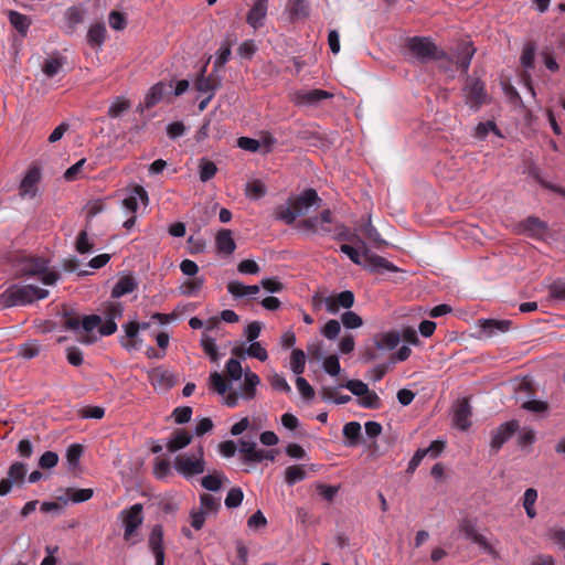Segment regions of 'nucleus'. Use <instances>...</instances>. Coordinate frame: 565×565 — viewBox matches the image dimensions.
Listing matches in <instances>:
<instances>
[{
	"label": "nucleus",
	"instance_id": "nucleus-11",
	"mask_svg": "<svg viewBox=\"0 0 565 565\" xmlns=\"http://www.w3.org/2000/svg\"><path fill=\"white\" fill-rule=\"evenodd\" d=\"M463 93L466 103L475 109H478L487 98L483 83L476 78H467Z\"/></svg>",
	"mask_w": 565,
	"mask_h": 565
},
{
	"label": "nucleus",
	"instance_id": "nucleus-37",
	"mask_svg": "<svg viewBox=\"0 0 565 565\" xmlns=\"http://www.w3.org/2000/svg\"><path fill=\"white\" fill-rule=\"evenodd\" d=\"M130 107H131V103H130L127 98H125V97H122V96H119V97H116V98L111 102V104H110V106H109V108H108L107 114H108V116H109L110 118H118V117H120L124 113H126L127 110H129V109H130Z\"/></svg>",
	"mask_w": 565,
	"mask_h": 565
},
{
	"label": "nucleus",
	"instance_id": "nucleus-58",
	"mask_svg": "<svg viewBox=\"0 0 565 565\" xmlns=\"http://www.w3.org/2000/svg\"><path fill=\"white\" fill-rule=\"evenodd\" d=\"M340 331H341V326H340V322L338 320H334V319H331L329 320L321 333L329 340H334L338 338V335L340 334Z\"/></svg>",
	"mask_w": 565,
	"mask_h": 565
},
{
	"label": "nucleus",
	"instance_id": "nucleus-35",
	"mask_svg": "<svg viewBox=\"0 0 565 565\" xmlns=\"http://www.w3.org/2000/svg\"><path fill=\"white\" fill-rule=\"evenodd\" d=\"M307 478V471L303 466L294 465L289 466L285 470V481L288 486H294L297 482H300Z\"/></svg>",
	"mask_w": 565,
	"mask_h": 565
},
{
	"label": "nucleus",
	"instance_id": "nucleus-7",
	"mask_svg": "<svg viewBox=\"0 0 565 565\" xmlns=\"http://www.w3.org/2000/svg\"><path fill=\"white\" fill-rule=\"evenodd\" d=\"M333 94L319 89H298L290 93V100L298 107H317L323 100L332 98Z\"/></svg>",
	"mask_w": 565,
	"mask_h": 565
},
{
	"label": "nucleus",
	"instance_id": "nucleus-49",
	"mask_svg": "<svg viewBox=\"0 0 565 565\" xmlns=\"http://www.w3.org/2000/svg\"><path fill=\"white\" fill-rule=\"evenodd\" d=\"M246 195L257 200L265 195L266 186L260 180H253L246 184Z\"/></svg>",
	"mask_w": 565,
	"mask_h": 565
},
{
	"label": "nucleus",
	"instance_id": "nucleus-13",
	"mask_svg": "<svg viewBox=\"0 0 565 565\" xmlns=\"http://www.w3.org/2000/svg\"><path fill=\"white\" fill-rule=\"evenodd\" d=\"M41 180V170L38 167L29 169L19 186V195L22 199H34Z\"/></svg>",
	"mask_w": 565,
	"mask_h": 565
},
{
	"label": "nucleus",
	"instance_id": "nucleus-27",
	"mask_svg": "<svg viewBox=\"0 0 565 565\" xmlns=\"http://www.w3.org/2000/svg\"><path fill=\"white\" fill-rule=\"evenodd\" d=\"M401 341V334L396 331L379 333L374 337V344L381 351L394 350Z\"/></svg>",
	"mask_w": 565,
	"mask_h": 565
},
{
	"label": "nucleus",
	"instance_id": "nucleus-32",
	"mask_svg": "<svg viewBox=\"0 0 565 565\" xmlns=\"http://www.w3.org/2000/svg\"><path fill=\"white\" fill-rule=\"evenodd\" d=\"M138 199H140L141 201H145V202L148 201L147 192L140 185H138L134 189L131 195L124 199L122 206L134 214V213H136V211L138 209Z\"/></svg>",
	"mask_w": 565,
	"mask_h": 565
},
{
	"label": "nucleus",
	"instance_id": "nucleus-21",
	"mask_svg": "<svg viewBox=\"0 0 565 565\" xmlns=\"http://www.w3.org/2000/svg\"><path fill=\"white\" fill-rule=\"evenodd\" d=\"M471 407L467 398L459 401L454 408V425L461 429L467 430L470 425Z\"/></svg>",
	"mask_w": 565,
	"mask_h": 565
},
{
	"label": "nucleus",
	"instance_id": "nucleus-23",
	"mask_svg": "<svg viewBox=\"0 0 565 565\" xmlns=\"http://www.w3.org/2000/svg\"><path fill=\"white\" fill-rule=\"evenodd\" d=\"M148 380L154 387L170 388L174 385L173 375L163 367H154L149 371Z\"/></svg>",
	"mask_w": 565,
	"mask_h": 565
},
{
	"label": "nucleus",
	"instance_id": "nucleus-2",
	"mask_svg": "<svg viewBox=\"0 0 565 565\" xmlns=\"http://www.w3.org/2000/svg\"><path fill=\"white\" fill-rule=\"evenodd\" d=\"M49 290L34 285H13L2 295L7 307L25 306L49 297Z\"/></svg>",
	"mask_w": 565,
	"mask_h": 565
},
{
	"label": "nucleus",
	"instance_id": "nucleus-29",
	"mask_svg": "<svg viewBox=\"0 0 565 565\" xmlns=\"http://www.w3.org/2000/svg\"><path fill=\"white\" fill-rule=\"evenodd\" d=\"M125 338L121 339V344L127 350H132L138 347L140 341L138 340V332L140 330V324L138 322L131 321L124 324Z\"/></svg>",
	"mask_w": 565,
	"mask_h": 565
},
{
	"label": "nucleus",
	"instance_id": "nucleus-64",
	"mask_svg": "<svg viewBox=\"0 0 565 565\" xmlns=\"http://www.w3.org/2000/svg\"><path fill=\"white\" fill-rule=\"evenodd\" d=\"M363 234L372 241L374 244L379 245L383 242L377 230L372 225L371 217L367 218L366 223L362 226Z\"/></svg>",
	"mask_w": 565,
	"mask_h": 565
},
{
	"label": "nucleus",
	"instance_id": "nucleus-14",
	"mask_svg": "<svg viewBox=\"0 0 565 565\" xmlns=\"http://www.w3.org/2000/svg\"><path fill=\"white\" fill-rule=\"evenodd\" d=\"M519 423L516 420H510L501 424L491 433L490 447L494 451H498L505 441H508L513 434L518 430Z\"/></svg>",
	"mask_w": 565,
	"mask_h": 565
},
{
	"label": "nucleus",
	"instance_id": "nucleus-56",
	"mask_svg": "<svg viewBox=\"0 0 565 565\" xmlns=\"http://www.w3.org/2000/svg\"><path fill=\"white\" fill-rule=\"evenodd\" d=\"M226 373L233 381H238L243 376V369L241 362L236 359H230L225 365Z\"/></svg>",
	"mask_w": 565,
	"mask_h": 565
},
{
	"label": "nucleus",
	"instance_id": "nucleus-12",
	"mask_svg": "<svg viewBox=\"0 0 565 565\" xmlns=\"http://www.w3.org/2000/svg\"><path fill=\"white\" fill-rule=\"evenodd\" d=\"M512 322L503 319H479L477 327L479 328L480 337L493 338L499 334L505 333L511 329Z\"/></svg>",
	"mask_w": 565,
	"mask_h": 565
},
{
	"label": "nucleus",
	"instance_id": "nucleus-24",
	"mask_svg": "<svg viewBox=\"0 0 565 565\" xmlns=\"http://www.w3.org/2000/svg\"><path fill=\"white\" fill-rule=\"evenodd\" d=\"M259 383V376L256 373L246 370L244 372V382L241 385V396L248 401L255 398Z\"/></svg>",
	"mask_w": 565,
	"mask_h": 565
},
{
	"label": "nucleus",
	"instance_id": "nucleus-26",
	"mask_svg": "<svg viewBox=\"0 0 565 565\" xmlns=\"http://www.w3.org/2000/svg\"><path fill=\"white\" fill-rule=\"evenodd\" d=\"M192 435L185 429H174L167 443V449L170 452H175L180 449L185 448L191 444Z\"/></svg>",
	"mask_w": 565,
	"mask_h": 565
},
{
	"label": "nucleus",
	"instance_id": "nucleus-52",
	"mask_svg": "<svg viewBox=\"0 0 565 565\" xmlns=\"http://www.w3.org/2000/svg\"><path fill=\"white\" fill-rule=\"evenodd\" d=\"M521 407L527 412L535 414H545L550 411V405L545 401L530 399L524 402Z\"/></svg>",
	"mask_w": 565,
	"mask_h": 565
},
{
	"label": "nucleus",
	"instance_id": "nucleus-46",
	"mask_svg": "<svg viewBox=\"0 0 565 565\" xmlns=\"http://www.w3.org/2000/svg\"><path fill=\"white\" fill-rule=\"evenodd\" d=\"M210 387L218 395L224 396L228 390V385L218 372H212L209 377Z\"/></svg>",
	"mask_w": 565,
	"mask_h": 565
},
{
	"label": "nucleus",
	"instance_id": "nucleus-16",
	"mask_svg": "<svg viewBox=\"0 0 565 565\" xmlns=\"http://www.w3.org/2000/svg\"><path fill=\"white\" fill-rule=\"evenodd\" d=\"M321 202L316 190L307 189L292 201V204L299 215H305L311 207H319Z\"/></svg>",
	"mask_w": 565,
	"mask_h": 565
},
{
	"label": "nucleus",
	"instance_id": "nucleus-1",
	"mask_svg": "<svg viewBox=\"0 0 565 565\" xmlns=\"http://www.w3.org/2000/svg\"><path fill=\"white\" fill-rule=\"evenodd\" d=\"M15 268L18 276L35 278L45 286H54L60 279V273L50 267L49 259L41 256H21L15 263Z\"/></svg>",
	"mask_w": 565,
	"mask_h": 565
},
{
	"label": "nucleus",
	"instance_id": "nucleus-4",
	"mask_svg": "<svg viewBox=\"0 0 565 565\" xmlns=\"http://www.w3.org/2000/svg\"><path fill=\"white\" fill-rule=\"evenodd\" d=\"M341 387H345L353 395L359 397V405L369 409H379L382 406L381 398L379 395L371 391L364 382L361 380H349Z\"/></svg>",
	"mask_w": 565,
	"mask_h": 565
},
{
	"label": "nucleus",
	"instance_id": "nucleus-20",
	"mask_svg": "<svg viewBox=\"0 0 565 565\" xmlns=\"http://www.w3.org/2000/svg\"><path fill=\"white\" fill-rule=\"evenodd\" d=\"M519 227L521 233L537 239L543 238L547 232V224L535 216H529Z\"/></svg>",
	"mask_w": 565,
	"mask_h": 565
},
{
	"label": "nucleus",
	"instance_id": "nucleus-40",
	"mask_svg": "<svg viewBox=\"0 0 565 565\" xmlns=\"http://www.w3.org/2000/svg\"><path fill=\"white\" fill-rule=\"evenodd\" d=\"M216 172H217V167L213 161H211L206 158H202L200 160L199 174H200V180L202 182L210 181L212 178H214Z\"/></svg>",
	"mask_w": 565,
	"mask_h": 565
},
{
	"label": "nucleus",
	"instance_id": "nucleus-51",
	"mask_svg": "<svg viewBox=\"0 0 565 565\" xmlns=\"http://www.w3.org/2000/svg\"><path fill=\"white\" fill-rule=\"evenodd\" d=\"M204 284L202 277H195L194 279L186 280L180 286V292L184 296H192L201 290Z\"/></svg>",
	"mask_w": 565,
	"mask_h": 565
},
{
	"label": "nucleus",
	"instance_id": "nucleus-59",
	"mask_svg": "<svg viewBox=\"0 0 565 565\" xmlns=\"http://www.w3.org/2000/svg\"><path fill=\"white\" fill-rule=\"evenodd\" d=\"M296 386L305 399L310 401L315 397V391L305 377L298 376Z\"/></svg>",
	"mask_w": 565,
	"mask_h": 565
},
{
	"label": "nucleus",
	"instance_id": "nucleus-45",
	"mask_svg": "<svg viewBox=\"0 0 565 565\" xmlns=\"http://www.w3.org/2000/svg\"><path fill=\"white\" fill-rule=\"evenodd\" d=\"M201 345L212 362H217L220 360V354L217 351L215 339L203 333L201 339Z\"/></svg>",
	"mask_w": 565,
	"mask_h": 565
},
{
	"label": "nucleus",
	"instance_id": "nucleus-47",
	"mask_svg": "<svg viewBox=\"0 0 565 565\" xmlns=\"http://www.w3.org/2000/svg\"><path fill=\"white\" fill-rule=\"evenodd\" d=\"M28 472L26 465L22 462H13L8 470V479L13 483L22 482Z\"/></svg>",
	"mask_w": 565,
	"mask_h": 565
},
{
	"label": "nucleus",
	"instance_id": "nucleus-42",
	"mask_svg": "<svg viewBox=\"0 0 565 565\" xmlns=\"http://www.w3.org/2000/svg\"><path fill=\"white\" fill-rule=\"evenodd\" d=\"M63 65L64 58L50 57L44 61L42 71L46 77L52 78L60 73V71L63 68Z\"/></svg>",
	"mask_w": 565,
	"mask_h": 565
},
{
	"label": "nucleus",
	"instance_id": "nucleus-8",
	"mask_svg": "<svg viewBox=\"0 0 565 565\" xmlns=\"http://www.w3.org/2000/svg\"><path fill=\"white\" fill-rule=\"evenodd\" d=\"M321 301V297L317 294L313 296V302ZM328 312L337 313L341 308L350 309L354 305V294L351 290H344L337 295H331L322 299Z\"/></svg>",
	"mask_w": 565,
	"mask_h": 565
},
{
	"label": "nucleus",
	"instance_id": "nucleus-34",
	"mask_svg": "<svg viewBox=\"0 0 565 565\" xmlns=\"http://www.w3.org/2000/svg\"><path fill=\"white\" fill-rule=\"evenodd\" d=\"M537 491L534 488H529L525 490L523 494V508L525 510L526 515L530 519H534L537 515V512L535 510V502L537 500Z\"/></svg>",
	"mask_w": 565,
	"mask_h": 565
},
{
	"label": "nucleus",
	"instance_id": "nucleus-28",
	"mask_svg": "<svg viewBox=\"0 0 565 565\" xmlns=\"http://www.w3.org/2000/svg\"><path fill=\"white\" fill-rule=\"evenodd\" d=\"M215 244L218 253L232 255L236 248V243L232 236V231L224 228L221 230L215 238Z\"/></svg>",
	"mask_w": 565,
	"mask_h": 565
},
{
	"label": "nucleus",
	"instance_id": "nucleus-22",
	"mask_svg": "<svg viewBox=\"0 0 565 565\" xmlns=\"http://www.w3.org/2000/svg\"><path fill=\"white\" fill-rule=\"evenodd\" d=\"M475 52L476 49L472 46L471 42L463 41L458 44L454 54V60L463 73L468 72Z\"/></svg>",
	"mask_w": 565,
	"mask_h": 565
},
{
	"label": "nucleus",
	"instance_id": "nucleus-18",
	"mask_svg": "<svg viewBox=\"0 0 565 565\" xmlns=\"http://www.w3.org/2000/svg\"><path fill=\"white\" fill-rule=\"evenodd\" d=\"M148 545L156 558V565H164L163 529L160 524L152 527Z\"/></svg>",
	"mask_w": 565,
	"mask_h": 565
},
{
	"label": "nucleus",
	"instance_id": "nucleus-62",
	"mask_svg": "<svg viewBox=\"0 0 565 565\" xmlns=\"http://www.w3.org/2000/svg\"><path fill=\"white\" fill-rule=\"evenodd\" d=\"M207 516L209 515L199 508H193L190 512L191 526L196 531L201 530Z\"/></svg>",
	"mask_w": 565,
	"mask_h": 565
},
{
	"label": "nucleus",
	"instance_id": "nucleus-31",
	"mask_svg": "<svg viewBox=\"0 0 565 565\" xmlns=\"http://www.w3.org/2000/svg\"><path fill=\"white\" fill-rule=\"evenodd\" d=\"M137 288V284L134 277L125 276L121 277L111 290L113 298H120L127 294L132 292Z\"/></svg>",
	"mask_w": 565,
	"mask_h": 565
},
{
	"label": "nucleus",
	"instance_id": "nucleus-61",
	"mask_svg": "<svg viewBox=\"0 0 565 565\" xmlns=\"http://www.w3.org/2000/svg\"><path fill=\"white\" fill-rule=\"evenodd\" d=\"M231 56V47L228 45L222 46L216 52V57L214 61V72H217L220 68H222Z\"/></svg>",
	"mask_w": 565,
	"mask_h": 565
},
{
	"label": "nucleus",
	"instance_id": "nucleus-50",
	"mask_svg": "<svg viewBox=\"0 0 565 565\" xmlns=\"http://www.w3.org/2000/svg\"><path fill=\"white\" fill-rule=\"evenodd\" d=\"M297 216H300L296 211L294 204L291 206H279L276 211V217L286 224H292Z\"/></svg>",
	"mask_w": 565,
	"mask_h": 565
},
{
	"label": "nucleus",
	"instance_id": "nucleus-9",
	"mask_svg": "<svg viewBox=\"0 0 565 565\" xmlns=\"http://www.w3.org/2000/svg\"><path fill=\"white\" fill-rule=\"evenodd\" d=\"M359 242L363 245L364 266L371 273L384 274L398 271V268L393 263L382 256L372 254L364 242L361 239H359Z\"/></svg>",
	"mask_w": 565,
	"mask_h": 565
},
{
	"label": "nucleus",
	"instance_id": "nucleus-48",
	"mask_svg": "<svg viewBox=\"0 0 565 565\" xmlns=\"http://www.w3.org/2000/svg\"><path fill=\"white\" fill-rule=\"evenodd\" d=\"M9 20L10 23L21 33H25L30 26L28 17L17 11L9 12Z\"/></svg>",
	"mask_w": 565,
	"mask_h": 565
},
{
	"label": "nucleus",
	"instance_id": "nucleus-36",
	"mask_svg": "<svg viewBox=\"0 0 565 565\" xmlns=\"http://www.w3.org/2000/svg\"><path fill=\"white\" fill-rule=\"evenodd\" d=\"M106 38V28L104 23L92 24L87 32V41L90 45L100 46Z\"/></svg>",
	"mask_w": 565,
	"mask_h": 565
},
{
	"label": "nucleus",
	"instance_id": "nucleus-33",
	"mask_svg": "<svg viewBox=\"0 0 565 565\" xmlns=\"http://www.w3.org/2000/svg\"><path fill=\"white\" fill-rule=\"evenodd\" d=\"M221 508V500L209 493H203L200 495V507L199 509L209 516L215 514Z\"/></svg>",
	"mask_w": 565,
	"mask_h": 565
},
{
	"label": "nucleus",
	"instance_id": "nucleus-38",
	"mask_svg": "<svg viewBox=\"0 0 565 565\" xmlns=\"http://www.w3.org/2000/svg\"><path fill=\"white\" fill-rule=\"evenodd\" d=\"M548 299L554 301H565V279L557 278L553 280L548 286Z\"/></svg>",
	"mask_w": 565,
	"mask_h": 565
},
{
	"label": "nucleus",
	"instance_id": "nucleus-39",
	"mask_svg": "<svg viewBox=\"0 0 565 565\" xmlns=\"http://www.w3.org/2000/svg\"><path fill=\"white\" fill-rule=\"evenodd\" d=\"M223 480H226L224 473L221 471H214L212 475L203 477L201 484L209 491H217L221 489Z\"/></svg>",
	"mask_w": 565,
	"mask_h": 565
},
{
	"label": "nucleus",
	"instance_id": "nucleus-25",
	"mask_svg": "<svg viewBox=\"0 0 565 565\" xmlns=\"http://www.w3.org/2000/svg\"><path fill=\"white\" fill-rule=\"evenodd\" d=\"M170 88H172V82H158L157 84L151 86L145 98V107L151 108L156 106L158 103L162 100V98Z\"/></svg>",
	"mask_w": 565,
	"mask_h": 565
},
{
	"label": "nucleus",
	"instance_id": "nucleus-30",
	"mask_svg": "<svg viewBox=\"0 0 565 565\" xmlns=\"http://www.w3.org/2000/svg\"><path fill=\"white\" fill-rule=\"evenodd\" d=\"M341 237L343 239H349V241H356L361 247L363 248V245L359 242L360 238H358L356 235H347V234H341ZM340 250L345 254L354 264L356 265H364V256H363V250L360 252L359 249L354 248L353 246L351 245H348V244H342L340 246Z\"/></svg>",
	"mask_w": 565,
	"mask_h": 565
},
{
	"label": "nucleus",
	"instance_id": "nucleus-5",
	"mask_svg": "<svg viewBox=\"0 0 565 565\" xmlns=\"http://www.w3.org/2000/svg\"><path fill=\"white\" fill-rule=\"evenodd\" d=\"M407 46L411 53L422 62L445 56V53L439 51L428 38L414 36L408 40Z\"/></svg>",
	"mask_w": 565,
	"mask_h": 565
},
{
	"label": "nucleus",
	"instance_id": "nucleus-63",
	"mask_svg": "<svg viewBox=\"0 0 565 565\" xmlns=\"http://www.w3.org/2000/svg\"><path fill=\"white\" fill-rule=\"evenodd\" d=\"M76 250L79 254H87L93 250V244L89 242L86 231L79 232L76 239Z\"/></svg>",
	"mask_w": 565,
	"mask_h": 565
},
{
	"label": "nucleus",
	"instance_id": "nucleus-43",
	"mask_svg": "<svg viewBox=\"0 0 565 565\" xmlns=\"http://www.w3.org/2000/svg\"><path fill=\"white\" fill-rule=\"evenodd\" d=\"M306 366V354L300 349H294L290 356V369L296 375L303 373Z\"/></svg>",
	"mask_w": 565,
	"mask_h": 565
},
{
	"label": "nucleus",
	"instance_id": "nucleus-44",
	"mask_svg": "<svg viewBox=\"0 0 565 565\" xmlns=\"http://www.w3.org/2000/svg\"><path fill=\"white\" fill-rule=\"evenodd\" d=\"M535 51L536 45L534 42L530 41L524 44L520 61L525 70H531L534 67Z\"/></svg>",
	"mask_w": 565,
	"mask_h": 565
},
{
	"label": "nucleus",
	"instance_id": "nucleus-19",
	"mask_svg": "<svg viewBox=\"0 0 565 565\" xmlns=\"http://www.w3.org/2000/svg\"><path fill=\"white\" fill-rule=\"evenodd\" d=\"M267 11L268 0H255L246 17L247 24L254 30H258L264 25Z\"/></svg>",
	"mask_w": 565,
	"mask_h": 565
},
{
	"label": "nucleus",
	"instance_id": "nucleus-10",
	"mask_svg": "<svg viewBox=\"0 0 565 565\" xmlns=\"http://www.w3.org/2000/svg\"><path fill=\"white\" fill-rule=\"evenodd\" d=\"M332 214L324 210L319 216L308 217L300 222V227L313 234H329L331 232Z\"/></svg>",
	"mask_w": 565,
	"mask_h": 565
},
{
	"label": "nucleus",
	"instance_id": "nucleus-3",
	"mask_svg": "<svg viewBox=\"0 0 565 565\" xmlns=\"http://www.w3.org/2000/svg\"><path fill=\"white\" fill-rule=\"evenodd\" d=\"M173 467L185 479L193 478L205 471L204 449L199 446L195 452L178 455Z\"/></svg>",
	"mask_w": 565,
	"mask_h": 565
},
{
	"label": "nucleus",
	"instance_id": "nucleus-53",
	"mask_svg": "<svg viewBox=\"0 0 565 565\" xmlns=\"http://www.w3.org/2000/svg\"><path fill=\"white\" fill-rule=\"evenodd\" d=\"M341 322L348 329H358L363 324L362 318L354 311L350 310L342 313Z\"/></svg>",
	"mask_w": 565,
	"mask_h": 565
},
{
	"label": "nucleus",
	"instance_id": "nucleus-6",
	"mask_svg": "<svg viewBox=\"0 0 565 565\" xmlns=\"http://www.w3.org/2000/svg\"><path fill=\"white\" fill-rule=\"evenodd\" d=\"M142 510V504L136 503L130 508L122 510L119 513V519L121 520L125 529V541H132L137 533V530L141 526L143 522Z\"/></svg>",
	"mask_w": 565,
	"mask_h": 565
},
{
	"label": "nucleus",
	"instance_id": "nucleus-55",
	"mask_svg": "<svg viewBox=\"0 0 565 565\" xmlns=\"http://www.w3.org/2000/svg\"><path fill=\"white\" fill-rule=\"evenodd\" d=\"M244 494L241 488H232L225 498V505L228 509L237 508L243 501Z\"/></svg>",
	"mask_w": 565,
	"mask_h": 565
},
{
	"label": "nucleus",
	"instance_id": "nucleus-15",
	"mask_svg": "<svg viewBox=\"0 0 565 565\" xmlns=\"http://www.w3.org/2000/svg\"><path fill=\"white\" fill-rule=\"evenodd\" d=\"M205 72L206 66L201 70L200 75L194 81V88L199 93L214 96L221 86V77L214 71L209 76H205Z\"/></svg>",
	"mask_w": 565,
	"mask_h": 565
},
{
	"label": "nucleus",
	"instance_id": "nucleus-54",
	"mask_svg": "<svg viewBox=\"0 0 565 565\" xmlns=\"http://www.w3.org/2000/svg\"><path fill=\"white\" fill-rule=\"evenodd\" d=\"M343 435L350 440V445H355L361 435V425L358 422L347 423L343 427Z\"/></svg>",
	"mask_w": 565,
	"mask_h": 565
},
{
	"label": "nucleus",
	"instance_id": "nucleus-57",
	"mask_svg": "<svg viewBox=\"0 0 565 565\" xmlns=\"http://www.w3.org/2000/svg\"><path fill=\"white\" fill-rule=\"evenodd\" d=\"M323 370L331 376H335L341 371L339 358L334 354L327 356L323 361Z\"/></svg>",
	"mask_w": 565,
	"mask_h": 565
},
{
	"label": "nucleus",
	"instance_id": "nucleus-41",
	"mask_svg": "<svg viewBox=\"0 0 565 565\" xmlns=\"http://www.w3.org/2000/svg\"><path fill=\"white\" fill-rule=\"evenodd\" d=\"M289 14L291 19H305L309 14V8L305 0H289Z\"/></svg>",
	"mask_w": 565,
	"mask_h": 565
},
{
	"label": "nucleus",
	"instance_id": "nucleus-60",
	"mask_svg": "<svg viewBox=\"0 0 565 565\" xmlns=\"http://www.w3.org/2000/svg\"><path fill=\"white\" fill-rule=\"evenodd\" d=\"M246 354L252 358L258 359L262 362L268 359V353L266 349L263 348L259 342H252L246 350Z\"/></svg>",
	"mask_w": 565,
	"mask_h": 565
},
{
	"label": "nucleus",
	"instance_id": "nucleus-17",
	"mask_svg": "<svg viewBox=\"0 0 565 565\" xmlns=\"http://www.w3.org/2000/svg\"><path fill=\"white\" fill-rule=\"evenodd\" d=\"M102 319L97 315L85 316L82 319L79 334L76 335V340L84 344H92L97 341V337L92 331L99 327Z\"/></svg>",
	"mask_w": 565,
	"mask_h": 565
}]
</instances>
